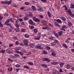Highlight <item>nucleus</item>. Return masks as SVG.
<instances>
[{
	"instance_id": "864d4df0",
	"label": "nucleus",
	"mask_w": 74,
	"mask_h": 74,
	"mask_svg": "<svg viewBox=\"0 0 74 74\" xmlns=\"http://www.w3.org/2000/svg\"><path fill=\"white\" fill-rule=\"evenodd\" d=\"M56 25L57 26H58V27H60V25H59L58 23H56Z\"/></svg>"
},
{
	"instance_id": "f257e3e1",
	"label": "nucleus",
	"mask_w": 74,
	"mask_h": 74,
	"mask_svg": "<svg viewBox=\"0 0 74 74\" xmlns=\"http://www.w3.org/2000/svg\"><path fill=\"white\" fill-rule=\"evenodd\" d=\"M32 19L33 21L36 22H40V19L37 18L36 16H34L32 18Z\"/></svg>"
},
{
	"instance_id": "412c9836",
	"label": "nucleus",
	"mask_w": 74,
	"mask_h": 74,
	"mask_svg": "<svg viewBox=\"0 0 74 74\" xmlns=\"http://www.w3.org/2000/svg\"><path fill=\"white\" fill-rule=\"evenodd\" d=\"M33 31L35 33H37V32H38V30L36 29V28H35L33 29Z\"/></svg>"
},
{
	"instance_id": "4d7b16f0",
	"label": "nucleus",
	"mask_w": 74,
	"mask_h": 74,
	"mask_svg": "<svg viewBox=\"0 0 74 74\" xmlns=\"http://www.w3.org/2000/svg\"><path fill=\"white\" fill-rule=\"evenodd\" d=\"M30 29H34V27L32 25Z\"/></svg>"
},
{
	"instance_id": "13d9d810",
	"label": "nucleus",
	"mask_w": 74,
	"mask_h": 74,
	"mask_svg": "<svg viewBox=\"0 0 74 74\" xmlns=\"http://www.w3.org/2000/svg\"><path fill=\"white\" fill-rule=\"evenodd\" d=\"M15 44L16 45H18L19 44V42L18 41H17L15 42Z\"/></svg>"
},
{
	"instance_id": "5701e85b",
	"label": "nucleus",
	"mask_w": 74,
	"mask_h": 74,
	"mask_svg": "<svg viewBox=\"0 0 74 74\" xmlns=\"http://www.w3.org/2000/svg\"><path fill=\"white\" fill-rule=\"evenodd\" d=\"M54 35L56 37H57V38H59V35H58V34L57 33H56L55 34H54Z\"/></svg>"
},
{
	"instance_id": "1a4fd4ad",
	"label": "nucleus",
	"mask_w": 74,
	"mask_h": 74,
	"mask_svg": "<svg viewBox=\"0 0 74 74\" xmlns=\"http://www.w3.org/2000/svg\"><path fill=\"white\" fill-rule=\"evenodd\" d=\"M56 44V42H52L51 43V45L52 46H55Z\"/></svg>"
},
{
	"instance_id": "5fc2aeb1",
	"label": "nucleus",
	"mask_w": 74,
	"mask_h": 74,
	"mask_svg": "<svg viewBox=\"0 0 74 74\" xmlns=\"http://www.w3.org/2000/svg\"><path fill=\"white\" fill-rule=\"evenodd\" d=\"M9 21H11V22H13V19H12L11 18H9Z\"/></svg>"
},
{
	"instance_id": "e433bc0d",
	"label": "nucleus",
	"mask_w": 74,
	"mask_h": 74,
	"mask_svg": "<svg viewBox=\"0 0 74 74\" xmlns=\"http://www.w3.org/2000/svg\"><path fill=\"white\" fill-rule=\"evenodd\" d=\"M24 4H25V5H29V4H30V3L28 2H25L24 3Z\"/></svg>"
},
{
	"instance_id": "09e8293b",
	"label": "nucleus",
	"mask_w": 74,
	"mask_h": 74,
	"mask_svg": "<svg viewBox=\"0 0 74 74\" xmlns=\"http://www.w3.org/2000/svg\"><path fill=\"white\" fill-rule=\"evenodd\" d=\"M0 27H3V25L1 23H0Z\"/></svg>"
},
{
	"instance_id": "aec40b11",
	"label": "nucleus",
	"mask_w": 74,
	"mask_h": 74,
	"mask_svg": "<svg viewBox=\"0 0 74 74\" xmlns=\"http://www.w3.org/2000/svg\"><path fill=\"white\" fill-rule=\"evenodd\" d=\"M56 21L57 22H58V23H62V21L59 19L56 20Z\"/></svg>"
},
{
	"instance_id": "2eb2a0df",
	"label": "nucleus",
	"mask_w": 74,
	"mask_h": 74,
	"mask_svg": "<svg viewBox=\"0 0 74 74\" xmlns=\"http://www.w3.org/2000/svg\"><path fill=\"white\" fill-rule=\"evenodd\" d=\"M67 11L69 14L71 15V13H72V12H71V10L70 9H69L67 10Z\"/></svg>"
},
{
	"instance_id": "052dcab7",
	"label": "nucleus",
	"mask_w": 74,
	"mask_h": 74,
	"mask_svg": "<svg viewBox=\"0 0 74 74\" xmlns=\"http://www.w3.org/2000/svg\"><path fill=\"white\" fill-rule=\"evenodd\" d=\"M15 25H16V27H17V28H18V27H19V25L16 24H15Z\"/></svg>"
},
{
	"instance_id": "a19ab883",
	"label": "nucleus",
	"mask_w": 74,
	"mask_h": 74,
	"mask_svg": "<svg viewBox=\"0 0 74 74\" xmlns=\"http://www.w3.org/2000/svg\"><path fill=\"white\" fill-rule=\"evenodd\" d=\"M21 31L22 32H25V31H26V29H21Z\"/></svg>"
},
{
	"instance_id": "7ed1b4c3",
	"label": "nucleus",
	"mask_w": 74,
	"mask_h": 74,
	"mask_svg": "<svg viewBox=\"0 0 74 74\" xmlns=\"http://www.w3.org/2000/svg\"><path fill=\"white\" fill-rule=\"evenodd\" d=\"M42 60L43 62H44L45 60V61L47 62H50V60L48 58H42Z\"/></svg>"
},
{
	"instance_id": "a211bd4d",
	"label": "nucleus",
	"mask_w": 74,
	"mask_h": 74,
	"mask_svg": "<svg viewBox=\"0 0 74 74\" xmlns=\"http://www.w3.org/2000/svg\"><path fill=\"white\" fill-rule=\"evenodd\" d=\"M29 46L31 48H34V46L33 43L30 44Z\"/></svg>"
},
{
	"instance_id": "a18cd8bd",
	"label": "nucleus",
	"mask_w": 74,
	"mask_h": 74,
	"mask_svg": "<svg viewBox=\"0 0 74 74\" xmlns=\"http://www.w3.org/2000/svg\"><path fill=\"white\" fill-rule=\"evenodd\" d=\"M71 5H72V6L70 7V8H74V5H73V4H72Z\"/></svg>"
},
{
	"instance_id": "e2e57ef3",
	"label": "nucleus",
	"mask_w": 74,
	"mask_h": 74,
	"mask_svg": "<svg viewBox=\"0 0 74 74\" xmlns=\"http://www.w3.org/2000/svg\"><path fill=\"white\" fill-rule=\"evenodd\" d=\"M49 39H50L51 40H53V37H51L49 38Z\"/></svg>"
},
{
	"instance_id": "9b49d317",
	"label": "nucleus",
	"mask_w": 74,
	"mask_h": 74,
	"mask_svg": "<svg viewBox=\"0 0 74 74\" xmlns=\"http://www.w3.org/2000/svg\"><path fill=\"white\" fill-rule=\"evenodd\" d=\"M32 8L33 10V11H36V8L34 6H32Z\"/></svg>"
},
{
	"instance_id": "c756f323",
	"label": "nucleus",
	"mask_w": 74,
	"mask_h": 74,
	"mask_svg": "<svg viewBox=\"0 0 74 74\" xmlns=\"http://www.w3.org/2000/svg\"><path fill=\"white\" fill-rule=\"evenodd\" d=\"M27 64L29 65H33V63L32 62H29L27 63Z\"/></svg>"
},
{
	"instance_id": "69168bd1",
	"label": "nucleus",
	"mask_w": 74,
	"mask_h": 74,
	"mask_svg": "<svg viewBox=\"0 0 74 74\" xmlns=\"http://www.w3.org/2000/svg\"><path fill=\"white\" fill-rule=\"evenodd\" d=\"M58 64V62H54V65Z\"/></svg>"
},
{
	"instance_id": "39448f33",
	"label": "nucleus",
	"mask_w": 74,
	"mask_h": 74,
	"mask_svg": "<svg viewBox=\"0 0 74 74\" xmlns=\"http://www.w3.org/2000/svg\"><path fill=\"white\" fill-rule=\"evenodd\" d=\"M29 23L31 25H34L33 24V21L32 20L30 19L29 20Z\"/></svg>"
},
{
	"instance_id": "7c9ffc66",
	"label": "nucleus",
	"mask_w": 74,
	"mask_h": 74,
	"mask_svg": "<svg viewBox=\"0 0 74 74\" xmlns=\"http://www.w3.org/2000/svg\"><path fill=\"white\" fill-rule=\"evenodd\" d=\"M24 36L25 38H29V35L28 34H26L24 35Z\"/></svg>"
},
{
	"instance_id": "603ef678",
	"label": "nucleus",
	"mask_w": 74,
	"mask_h": 74,
	"mask_svg": "<svg viewBox=\"0 0 74 74\" xmlns=\"http://www.w3.org/2000/svg\"><path fill=\"white\" fill-rule=\"evenodd\" d=\"M64 7L65 8V10H67L68 9L67 8V6H66V5H64Z\"/></svg>"
},
{
	"instance_id": "f704fd0d",
	"label": "nucleus",
	"mask_w": 74,
	"mask_h": 74,
	"mask_svg": "<svg viewBox=\"0 0 74 74\" xmlns=\"http://www.w3.org/2000/svg\"><path fill=\"white\" fill-rule=\"evenodd\" d=\"M68 25L69 27L71 26H72V23L71 22H69L68 23Z\"/></svg>"
},
{
	"instance_id": "49530a36",
	"label": "nucleus",
	"mask_w": 74,
	"mask_h": 74,
	"mask_svg": "<svg viewBox=\"0 0 74 74\" xmlns=\"http://www.w3.org/2000/svg\"><path fill=\"white\" fill-rule=\"evenodd\" d=\"M5 52V51L4 50H2V51L1 50V52L2 53H4Z\"/></svg>"
},
{
	"instance_id": "473e14b6",
	"label": "nucleus",
	"mask_w": 74,
	"mask_h": 74,
	"mask_svg": "<svg viewBox=\"0 0 74 74\" xmlns=\"http://www.w3.org/2000/svg\"><path fill=\"white\" fill-rule=\"evenodd\" d=\"M7 4H10L12 3V1L10 0L9 1H7Z\"/></svg>"
},
{
	"instance_id": "0eeeda50",
	"label": "nucleus",
	"mask_w": 74,
	"mask_h": 74,
	"mask_svg": "<svg viewBox=\"0 0 74 74\" xmlns=\"http://www.w3.org/2000/svg\"><path fill=\"white\" fill-rule=\"evenodd\" d=\"M47 15H48V16L49 17V18H51V13L49 11H48L47 12Z\"/></svg>"
},
{
	"instance_id": "de8ad7c7",
	"label": "nucleus",
	"mask_w": 74,
	"mask_h": 74,
	"mask_svg": "<svg viewBox=\"0 0 74 74\" xmlns=\"http://www.w3.org/2000/svg\"><path fill=\"white\" fill-rule=\"evenodd\" d=\"M12 38L14 40H17L18 39V38L16 36H14Z\"/></svg>"
},
{
	"instance_id": "423d86ee",
	"label": "nucleus",
	"mask_w": 74,
	"mask_h": 74,
	"mask_svg": "<svg viewBox=\"0 0 74 74\" xmlns=\"http://www.w3.org/2000/svg\"><path fill=\"white\" fill-rule=\"evenodd\" d=\"M14 52V51L12 49H10V50L8 51L7 53H9V54H10V53H12Z\"/></svg>"
},
{
	"instance_id": "cd10ccee",
	"label": "nucleus",
	"mask_w": 74,
	"mask_h": 74,
	"mask_svg": "<svg viewBox=\"0 0 74 74\" xmlns=\"http://www.w3.org/2000/svg\"><path fill=\"white\" fill-rule=\"evenodd\" d=\"M41 66L42 67H47V65H45V64H41Z\"/></svg>"
},
{
	"instance_id": "bb28decb",
	"label": "nucleus",
	"mask_w": 74,
	"mask_h": 74,
	"mask_svg": "<svg viewBox=\"0 0 74 74\" xmlns=\"http://www.w3.org/2000/svg\"><path fill=\"white\" fill-rule=\"evenodd\" d=\"M6 26H10V27H11V29H13V27L11 26V24H6Z\"/></svg>"
},
{
	"instance_id": "b1692460",
	"label": "nucleus",
	"mask_w": 74,
	"mask_h": 74,
	"mask_svg": "<svg viewBox=\"0 0 74 74\" xmlns=\"http://www.w3.org/2000/svg\"><path fill=\"white\" fill-rule=\"evenodd\" d=\"M2 4H7V1H1Z\"/></svg>"
},
{
	"instance_id": "c85d7f7f",
	"label": "nucleus",
	"mask_w": 74,
	"mask_h": 74,
	"mask_svg": "<svg viewBox=\"0 0 74 74\" xmlns=\"http://www.w3.org/2000/svg\"><path fill=\"white\" fill-rule=\"evenodd\" d=\"M42 23L44 24V25H46V24H47V22L45 21H43L42 22Z\"/></svg>"
},
{
	"instance_id": "ea45409f",
	"label": "nucleus",
	"mask_w": 74,
	"mask_h": 74,
	"mask_svg": "<svg viewBox=\"0 0 74 74\" xmlns=\"http://www.w3.org/2000/svg\"><path fill=\"white\" fill-rule=\"evenodd\" d=\"M43 54H45V55H47V52L45 50H44L43 51Z\"/></svg>"
},
{
	"instance_id": "ddd939ff",
	"label": "nucleus",
	"mask_w": 74,
	"mask_h": 74,
	"mask_svg": "<svg viewBox=\"0 0 74 74\" xmlns=\"http://www.w3.org/2000/svg\"><path fill=\"white\" fill-rule=\"evenodd\" d=\"M38 11H39V12H42L44 10H43V9L41 8L38 9Z\"/></svg>"
},
{
	"instance_id": "f03ea898",
	"label": "nucleus",
	"mask_w": 74,
	"mask_h": 74,
	"mask_svg": "<svg viewBox=\"0 0 74 74\" xmlns=\"http://www.w3.org/2000/svg\"><path fill=\"white\" fill-rule=\"evenodd\" d=\"M62 28L60 29V30H61L66 31V29H67V26L64 25L62 26Z\"/></svg>"
},
{
	"instance_id": "dca6fc26",
	"label": "nucleus",
	"mask_w": 74,
	"mask_h": 74,
	"mask_svg": "<svg viewBox=\"0 0 74 74\" xmlns=\"http://www.w3.org/2000/svg\"><path fill=\"white\" fill-rule=\"evenodd\" d=\"M23 42L24 44L27 43L28 42V40L26 39H24L23 40Z\"/></svg>"
},
{
	"instance_id": "c03bdc74",
	"label": "nucleus",
	"mask_w": 74,
	"mask_h": 74,
	"mask_svg": "<svg viewBox=\"0 0 74 74\" xmlns=\"http://www.w3.org/2000/svg\"><path fill=\"white\" fill-rule=\"evenodd\" d=\"M24 68H25V69H29V67L28 66H24Z\"/></svg>"
},
{
	"instance_id": "4c0bfd02",
	"label": "nucleus",
	"mask_w": 74,
	"mask_h": 74,
	"mask_svg": "<svg viewBox=\"0 0 74 74\" xmlns=\"http://www.w3.org/2000/svg\"><path fill=\"white\" fill-rule=\"evenodd\" d=\"M54 42H56V43L57 44H58V43H59V41L57 40H56V39L55 40H54Z\"/></svg>"
},
{
	"instance_id": "3c124183",
	"label": "nucleus",
	"mask_w": 74,
	"mask_h": 74,
	"mask_svg": "<svg viewBox=\"0 0 74 74\" xmlns=\"http://www.w3.org/2000/svg\"><path fill=\"white\" fill-rule=\"evenodd\" d=\"M39 16L41 19H42L44 18V16H42V15H39Z\"/></svg>"
},
{
	"instance_id": "393cba45",
	"label": "nucleus",
	"mask_w": 74,
	"mask_h": 74,
	"mask_svg": "<svg viewBox=\"0 0 74 74\" xmlns=\"http://www.w3.org/2000/svg\"><path fill=\"white\" fill-rule=\"evenodd\" d=\"M38 49H42L43 47H41L40 46H38L36 47Z\"/></svg>"
},
{
	"instance_id": "c9c22d12",
	"label": "nucleus",
	"mask_w": 74,
	"mask_h": 74,
	"mask_svg": "<svg viewBox=\"0 0 74 74\" xmlns=\"http://www.w3.org/2000/svg\"><path fill=\"white\" fill-rule=\"evenodd\" d=\"M46 48L47 49V50H49L51 49V48L49 46H46Z\"/></svg>"
},
{
	"instance_id": "79ce46f5",
	"label": "nucleus",
	"mask_w": 74,
	"mask_h": 74,
	"mask_svg": "<svg viewBox=\"0 0 74 74\" xmlns=\"http://www.w3.org/2000/svg\"><path fill=\"white\" fill-rule=\"evenodd\" d=\"M15 66H16V67L19 68V67H20L21 66V65H20L19 64H17Z\"/></svg>"
},
{
	"instance_id": "37998d69",
	"label": "nucleus",
	"mask_w": 74,
	"mask_h": 74,
	"mask_svg": "<svg viewBox=\"0 0 74 74\" xmlns=\"http://www.w3.org/2000/svg\"><path fill=\"white\" fill-rule=\"evenodd\" d=\"M29 16H31V17H33V14L31 12H29Z\"/></svg>"
},
{
	"instance_id": "f8f14e48",
	"label": "nucleus",
	"mask_w": 74,
	"mask_h": 74,
	"mask_svg": "<svg viewBox=\"0 0 74 74\" xmlns=\"http://www.w3.org/2000/svg\"><path fill=\"white\" fill-rule=\"evenodd\" d=\"M29 18L28 16H25L24 18V21H27V20H28Z\"/></svg>"
},
{
	"instance_id": "6e6552de",
	"label": "nucleus",
	"mask_w": 74,
	"mask_h": 74,
	"mask_svg": "<svg viewBox=\"0 0 74 74\" xmlns=\"http://www.w3.org/2000/svg\"><path fill=\"white\" fill-rule=\"evenodd\" d=\"M62 46L64 47V48H66L67 49V48H68V47L67 46V45L66 44H65V43H63L62 45Z\"/></svg>"
},
{
	"instance_id": "a878e982",
	"label": "nucleus",
	"mask_w": 74,
	"mask_h": 74,
	"mask_svg": "<svg viewBox=\"0 0 74 74\" xmlns=\"http://www.w3.org/2000/svg\"><path fill=\"white\" fill-rule=\"evenodd\" d=\"M40 37H41L40 36H38V37H36L35 38V40H38L40 39Z\"/></svg>"
},
{
	"instance_id": "72a5a7b5",
	"label": "nucleus",
	"mask_w": 74,
	"mask_h": 74,
	"mask_svg": "<svg viewBox=\"0 0 74 74\" xmlns=\"http://www.w3.org/2000/svg\"><path fill=\"white\" fill-rule=\"evenodd\" d=\"M9 22H10V20L8 19L5 22V24H7V23H9Z\"/></svg>"
},
{
	"instance_id": "0e129e2a",
	"label": "nucleus",
	"mask_w": 74,
	"mask_h": 74,
	"mask_svg": "<svg viewBox=\"0 0 74 74\" xmlns=\"http://www.w3.org/2000/svg\"><path fill=\"white\" fill-rule=\"evenodd\" d=\"M19 20L20 22H23V20L21 18L19 19Z\"/></svg>"
},
{
	"instance_id": "bf43d9fd",
	"label": "nucleus",
	"mask_w": 74,
	"mask_h": 74,
	"mask_svg": "<svg viewBox=\"0 0 74 74\" xmlns=\"http://www.w3.org/2000/svg\"><path fill=\"white\" fill-rule=\"evenodd\" d=\"M9 47H13V44H10L9 45Z\"/></svg>"
},
{
	"instance_id": "9d476101",
	"label": "nucleus",
	"mask_w": 74,
	"mask_h": 74,
	"mask_svg": "<svg viewBox=\"0 0 74 74\" xmlns=\"http://www.w3.org/2000/svg\"><path fill=\"white\" fill-rule=\"evenodd\" d=\"M16 52L17 53H19V54L20 55H21V56H23V53L19 52V51H16Z\"/></svg>"
},
{
	"instance_id": "680f3d73",
	"label": "nucleus",
	"mask_w": 74,
	"mask_h": 74,
	"mask_svg": "<svg viewBox=\"0 0 74 74\" xmlns=\"http://www.w3.org/2000/svg\"><path fill=\"white\" fill-rule=\"evenodd\" d=\"M14 55H15V57H16V58H18L19 57V55L18 54H14Z\"/></svg>"
},
{
	"instance_id": "2f4dec72",
	"label": "nucleus",
	"mask_w": 74,
	"mask_h": 74,
	"mask_svg": "<svg viewBox=\"0 0 74 74\" xmlns=\"http://www.w3.org/2000/svg\"><path fill=\"white\" fill-rule=\"evenodd\" d=\"M70 67H71V65H66V68L67 69H69Z\"/></svg>"
},
{
	"instance_id": "8fccbe9b",
	"label": "nucleus",
	"mask_w": 74,
	"mask_h": 74,
	"mask_svg": "<svg viewBox=\"0 0 74 74\" xmlns=\"http://www.w3.org/2000/svg\"><path fill=\"white\" fill-rule=\"evenodd\" d=\"M24 45L25 47H28V43H24Z\"/></svg>"
},
{
	"instance_id": "4468645a",
	"label": "nucleus",
	"mask_w": 74,
	"mask_h": 74,
	"mask_svg": "<svg viewBox=\"0 0 74 74\" xmlns=\"http://www.w3.org/2000/svg\"><path fill=\"white\" fill-rule=\"evenodd\" d=\"M61 19L62 21H66V19L63 16L61 17Z\"/></svg>"
},
{
	"instance_id": "6ab92c4d",
	"label": "nucleus",
	"mask_w": 74,
	"mask_h": 74,
	"mask_svg": "<svg viewBox=\"0 0 74 74\" xmlns=\"http://www.w3.org/2000/svg\"><path fill=\"white\" fill-rule=\"evenodd\" d=\"M14 30L16 32H18V33H19V32H20V30L19 29H18V28H16L14 29Z\"/></svg>"
},
{
	"instance_id": "6e6d98bb",
	"label": "nucleus",
	"mask_w": 74,
	"mask_h": 74,
	"mask_svg": "<svg viewBox=\"0 0 74 74\" xmlns=\"http://www.w3.org/2000/svg\"><path fill=\"white\" fill-rule=\"evenodd\" d=\"M41 1L43 3H46L47 2V0H41Z\"/></svg>"
},
{
	"instance_id": "f3484780",
	"label": "nucleus",
	"mask_w": 74,
	"mask_h": 74,
	"mask_svg": "<svg viewBox=\"0 0 74 74\" xmlns=\"http://www.w3.org/2000/svg\"><path fill=\"white\" fill-rule=\"evenodd\" d=\"M12 71V68L9 67L8 68V71Z\"/></svg>"
},
{
	"instance_id": "4be33fe9",
	"label": "nucleus",
	"mask_w": 74,
	"mask_h": 74,
	"mask_svg": "<svg viewBox=\"0 0 74 74\" xmlns=\"http://www.w3.org/2000/svg\"><path fill=\"white\" fill-rule=\"evenodd\" d=\"M64 64V63H61L60 64V67H62L63 66V65Z\"/></svg>"
},
{
	"instance_id": "338daca9",
	"label": "nucleus",
	"mask_w": 74,
	"mask_h": 74,
	"mask_svg": "<svg viewBox=\"0 0 74 74\" xmlns=\"http://www.w3.org/2000/svg\"><path fill=\"white\" fill-rule=\"evenodd\" d=\"M8 60H9V61H10V62H13V60L10 59H8Z\"/></svg>"
},
{
	"instance_id": "774afa93",
	"label": "nucleus",
	"mask_w": 74,
	"mask_h": 74,
	"mask_svg": "<svg viewBox=\"0 0 74 74\" xmlns=\"http://www.w3.org/2000/svg\"><path fill=\"white\" fill-rule=\"evenodd\" d=\"M22 58L23 59H25L26 58V57L25 56H23L22 57Z\"/></svg>"
},
{
	"instance_id": "20e7f679",
	"label": "nucleus",
	"mask_w": 74,
	"mask_h": 74,
	"mask_svg": "<svg viewBox=\"0 0 74 74\" xmlns=\"http://www.w3.org/2000/svg\"><path fill=\"white\" fill-rule=\"evenodd\" d=\"M63 33V31H60L58 32V34L60 36H62Z\"/></svg>"
},
{
	"instance_id": "58836bf2",
	"label": "nucleus",
	"mask_w": 74,
	"mask_h": 74,
	"mask_svg": "<svg viewBox=\"0 0 74 74\" xmlns=\"http://www.w3.org/2000/svg\"><path fill=\"white\" fill-rule=\"evenodd\" d=\"M51 55H52V56H56V54L54 52H53L51 53Z\"/></svg>"
}]
</instances>
